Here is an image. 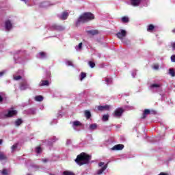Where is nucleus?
I'll use <instances>...</instances> for the list:
<instances>
[{
	"label": "nucleus",
	"mask_w": 175,
	"mask_h": 175,
	"mask_svg": "<svg viewBox=\"0 0 175 175\" xmlns=\"http://www.w3.org/2000/svg\"><path fill=\"white\" fill-rule=\"evenodd\" d=\"M95 16L91 12H85L82 14L76 22V26L79 27L80 24H83V23H87V21H90V20H94Z\"/></svg>",
	"instance_id": "obj_1"
},
{
	"label": "nucleus",
	"mask_w": 175,
	"mask_h": 175,
	"mask_svg": "<svg viewBox=\"0 0 175 175\" xmlns=\"http://www.w3.org/2000/svg\"><path fill=\"white\" fill-rule=\"evenodd\" d=\"M90 161H91V157L85 153H81L75 159L76 163L79 166L90 163Z\"/></svg>",
	"instance_id": "obj_2"
},
{
	"label": "nucleus",
	"mask_w": 175,
	"mask_h": 175,
	"mask_svg": "<svg viewBox=\"0 0 175 175\" xmlns=\"http://www.w3.org/2000/svg\"><path fill=\"white\" fill-rule=\"evenodd\" d=\"M116 36L118 39H120V40L124 42V38L126 36V31L121 29L119 32L117 33Z\"/></svg>",
	"instance_id": "obj_3"
},
{
	"label": "nucleus",
	"mask_w": 175,
	"mask_h": 175,
	"mask_svg": "<svg viewBox=\"0 0 175 175\" xmlns=\"http://www.w3.org/2000/svg\"><path fill=\"white\" fill-rule=\"evenodd\" d=\"M28 88H29V83L27 82V80H23L20 85V90H21V91H24L25 90H28Z\"/></svg>",
	"instance_id": "obj_4"
},
{
	"label": "nucleus",
	"mask_w": 175,
	"mask_h": 175,
	"mask_svg": "<svg viewBox=\"0 0 175 175\" xmlns=\"http://www.w3.org/2000/svg\"><path fill=\"white\" fill-rule=\"evenodd\" d=\"M98 166H99V167H102V166H103L101 169H100L97 171V174H98V175L102 174V173H103V171L105 170L106 169H107V164L105 165V163H103V162H100L98 163Z\"/></svg>",
	"instance_id": "obj_5"
},
{
	"label": "nucleus",
	"mask_w": 175,
	"mask_h": 175,
	"mask_svg": "<svg viewBox=\"0 0 175 175\" xmlns=\"http://www.w3.org/2000/svg\"><path fill=\"white\" fill-rule=\"evenodd\" d=\"M124 113V109H122V108H119L115 110L114 112V117H121V116H122V113Z\"/></svg>",
	"instance_id": "obj_6"
},
{
	"label": "nucleus",
	"mask_w": 175,
	"mask_h": 175,
	"mask_svg": "<svg viewBox=\"0 0 175 175\" xmlns=\"http://www.w3.org/2000/svg\"><path fill=\"white\" fill-rule=\"evenodd\" d=\"M77 126H81V122L79 120L72 122V128L75 131H79V129H77Z\"/></svg>",
	"instance_id": "obj_7"
},
{
	"label": "nucleus",
	"mask_w": 175,
	"mask_h": 175,
	"mask_svg": "<svg viewBox=\"0 0 175 175\" xmlns=\"http://www.w3.org/2000/svg\"><path fill=\"white\" fill-rule=\"evenodd\" d=\"M161 87H162V84H161V83H153V84L150 85V89L152 90V91H154L155 89L158 90Z\"/></svg>",
	"instance_id": "obj_8"
},
{
	"label": "nucleus",
	"mask_w": 175,
	"mask_h": 175,
	"mask_svg": "<svg viewBox=\"0 0 175 175\" xmlns=\"http://www.w3.org/2000/svg\"><path fill=\"white\" fill-rule=\"evenodd\" d=\"M51 29H55L56 31H64L65 27L58 25H53L51 26Z\"/></svg>",
	"instance_id": "obj_9"
},
{
	"label": "nucleus",
	"mask_w": 175,
	"mask_h": 175,
	"mask_svg": "<svg viewBox=\"0 0 175 175\" xmlns=\"http://www.w3.org/2000/svg\"><path fill=\"white\" fill-rule=\"evenodd\" d=\"M130 2L132 6L136 7L140 5V3H142V0H130Z\"/></svg>",
	"instance_id": "obj_10"
},
{
	"label": "nucleus",
	"mask_w": 175,
	"mask_h": 175,
	"mask_svg": "<svg viewBox=\"0 0 175 175\" xmlns=\"http://www.w3.org/2000/svg\"><path fill=\"white\" fill-rule=\"evenodd\" d=\"M69 16V13L64 12L61 15H59L58 17L60 18V20H66L68 17Z\"/></svg>",
	"instance_id": "obj_11"
},
{
	"label": "nucleus",
	"mask_w": 175,
	"mask_h": 175,
	"mask_svg": "<svg viewBox=\"0 0 175 175\" xmlns=\"http://www.w3.org/2000/svg\"><path fill=\"white\" fill-rule=\"evenodd\" d=\"M109 109H110L109 105H100L98 107V110H99V111H103V110H109Z\"/></svg>",
	"instance_id": "obj_12"
},
{
	"label": "nucleus",
	"mask_w": 175,
	"mask_h": 175,
	"mask_svg": "<svg viewBox=\"0 0 175 175\" xmlns=\"http://www.w3.org/2000/svg\"><path fill=\"white\" fill-rule=\"evenodd\" d=\"M12 27V23L10 21H5V29L6 31H10V29Z\"/></svg>",
	"instance_id": "obj_13"
},
{
	"label": "nucleus",
	"mask_w": 175,
	"mask_h": 175,
	"mask_svg": "<svg viewBox=\"0 0 175 175\" xmlns=\"http://www.w3.org/2000/svg\"><path fill=\"white\" fill-rule=\"evenodd\" d=\"M17 114V111L16 110H10L6 115L7 117H13V116H16Z\"/></svg>",
	"instance_id": "obj_14"
},
{
	"label": "nucleus",
	"mask_w": 175,
	"mask_h": 175,
	"mask_svg": "<svg viewBox=\"0 0 175 175\" xmlns=\"http://www.w3.org/2000/svg\"><path fill=\"white\" fill-rule=\"evenodd\" d=\"M122 149H124V145H122V144H118V145L114 146L112 148V150H122Z\"/></svg>",
	"instance_id": "obj_15"
},
{
	"label": "nucleus",
	"mask_w": 175,
	"mask_h": 175,
	"mask_svg": "<svg viewBox=\"0 0 175 175\" xmlns=\"http://www.w3.org/2000/svg\"><path fill=\"white\" fill-rule=\"evenodd\" d=\"M48 6H50L49 1H44L40 4V8H48Z\"/></svg>",
	"instance_id": "obj_16"
},
{
	"label": "nucleus",
	"mask_w": 175,
	"mask_h": 175,
	"mask_svg": "<svg viewBox=\"0 0 175 175\" xmlns=\"http://www.w3.org/2000/svg\"><path fill=\"white\" fill-rule=\"evenodd\" d=\"M98 128V124L94 123L90 125L89 130L90 131H95Z\"/></svg>",
	"instance_id": "obj_17"
},
{
	"label": "nucleus",
	"mask_w": 175,
	"mask_h": 175,
	"mask_svg": "<svg viewBox=\"0 0 175 175\" xmlns=\"http://www.w3.org/2000/svg\"><path fill=\"white\" fill-rule=\"evenodd\" d=\"M6 159H8V157L5 153L0 152V161H6Z\"/></svg>",
	"instance_id": "obj_18"
},
{
	"label": "nucleus",
	"mask_w": 175,
	"mask_h": 175,
	"mask_svg": "<svg viewBox=\"0 0 175 175\" xmlns=\"http://www.w3.org/2000/svg\"><path fill=\"white\" fill-rule=\"evenodd\" d=\"M37 58H41L43 59V58H46V53L44 52H40L37 55Z\"/></svg>",
	"instance_id": "obj_19"
},
{
	"label": "nucleus",
	"mask_w": 175,
	"mask_h": 175,
	"mask_svg": "<svg viewBox=\"0 0 175 175\" xmlns=\"http://www.w3.org/2000/svg\"><path fill=\"white\" fill-rule=\"evenodd\" d=\"M150 109H145L144 111L142 118H146V117H147L148 114H150Z\"/></svg>",
	"instance_id": "obj_20"
},
{
	"label": "nucleus",
	"mask_w": 175,
	"mask_h": 175,
	"mask_svg": "<svg viewBox=\"0 0 175 175\" xmlns=\"http://www.w3.org/2000/svg\"><path fill=\"white\" fill-rule=\"evenodd\" d=\"M87 33H88L89 35H97L98 31L97 30H89L87 31Z\"/></svg>",
	"instance_id": "obj_21"
},
{
	"label": "nucleus",
	"mask_w": 175,
	"mask_h": 175,
	"mask_svg": "<svg viewBox=\"0 0 175 175\" xmlns=\"http://www.w3.org/2000/svg\"><path fill=\"white\" fill-rule=\"evenodd\" d=\"M43 85H49V81H41V83H40V87H43Z\"/></svg>",
	"instance_id": "obj_22"
},
{
	"label": "nucleus",
	"mask_w": 175,
	"mask_h": 175,
	"mask_svg": "<svg viewBox=\"0 0 175 175\" xmlns=\"http://www.w3.org/2000/svg\"><path fill=\"white\" fill-rule=\"evenodd\" d=\"M35 100L36 102H42L43 100V97L42 96H36L35 97Z\"/></svg>",
	"instance_id": "obj_23"
},
{
	"label": "nucleus",
	"mask_w": 175,
	"mask_h": 175,
	"mask_svg": "<svg viewBox=\"0 0 175 175\" xmlns=\"http://www.w3.org/2000/svg\"><path fill=\"white\" fill-rule=\"evenodd\" d=\"M85 116L89 120V118H91V112L90 111H85Z\"/></svg>",
	"instance_id": "obj_24"
},
{
	"label": "nucleus",
	"mask_w": 175,
	"mask_h": 175,
	"mask_svg": "<svg viewBox=\"0 0 175 175\" xmlns=\"http://www.w3.org/2000/svg\"><path fill=\"white\" fill-rule=\"evenodd\" d=\"M21 124H23V120L21 119H18L16 121H15L16 126H20Z\"/></svg>",
	"instance_id": "obj_25"
},
{
	"label": "nucleus",
	"mask_w": 175,
	"mask_h": 175,
	"mask_svg": "<svg viewBox=\"0 0 175 175\" xmlns=\"http://www.w3.org/2000/svg\"><path fill=\"white\" fill-rule=\"evenodd\" d=\"M1 174L2 175H9V174H10V172H9V170H8L6 169H3L1 172Z\"/></svg>",
	"instance_id": "obj_26"
},
{
	"label": "nucleus",
	"mask_w": 175,
	"mask_h": 175,
	"mask_svg": "<svg viewBox=\"0 0 175 175\" xmlns=\"http://www.w3.org/2000/svg\"><path fill=\"white\" fill-rule=\"evenodd\" d=\"M62 175H75V173L70 171H64Z\"/></svg>",
	"instance_id": "obj_27"
},
{
	"label": "nucleus",
	"mask_w": 175,
	"mask_h": 175,
	"mask_svg": "<svg viewBox=\"0 0 175 175\" xmlns=\"http://www.w3.org/2000/svg\"><path fill=\"white\" fill-rule=\"evenodd\" d=\"M169 75H170V76H172V77H174L175 76L174 70H173L172 68H170Z\"/></svg>",
	"instance_id": "obj_28"
},
{
	"label": "nucleus",
	"mask_w": 175,
	"mask_h": 175,
	"mask_svg": "<svg viewBox=\"0 0 175 175\" xmlns=\"http://www.w3.org/2000/svg\"><path fill=\"white\" fill-rule=\"evenodd\" d=\"M106 84H111L113 83V79L111 78H106L105 79Z\"/></svg>",
	"instance_id": "obj_29"
},
{
	"label": "nucleus",
	"mask_w": 175,
	"mask_h": 175,
	"mask_svg": "<svg viewBox=\"0 0 175 175\" xmlns=\"http://www.w3.org/2000/svg\"><path fill=\"white\" fill-rule=\"evenodd\" d=\"M83 47V43L81 42L79 44L78 46H75V49L77 51H79V50H81V48Z\"/></svg>",
	"instance_id": "obj_30"
},
{
	"label": "nucleus",
	"mask_w": 175,
	"mask_h": 175,
	"mask_svg": "<svg viewBox=\"0 0 175 175\" xmlns=\"http://www.w3.org/2000/svg\"><path fill=\"white\" fill-rule=\"evenodd\" d=\"M36 154H40L42 152V148L38 146L36 148Z\"/></svg>",
	"instance_id": "obj_31"
},
{
	"label": "nucleus",
	"mask_w": 175,
	"mask_h": 175,
	"mask_svg": "<svg viewBox=\"0 0 175 175\" xmlns=\"http://www.w3.org/2000/svg\"><path fill=\"white\" fill-rule=\"evenodd\" d=\"M122 23H128L129 21V18L126 16L122 18Z\"/></svg>",
	"instance_id": "obj_32"
},
{
	"label": "nucleus",
	"mask_w": 175,
	"mask_h": 175,
	"mask_svg": "<svg viewBox=\"0 0 175 175\" xmlns=\"http://www.w3.org/2000/svg\"><path fill=\"white\" fill-rule=\"evenodd\" d=\"M154 27L152 25H150L148 27V32H151L154 29Z\"/></svg>",
	"instance_id": "obj_33"
},
{
	"label": "nucleus",
	"mask_w": 175,
	"mask_h": 175,
	"mask_svg": "<svg viewBox=\"0 0 175 175\" xmlns=\"http://www.w3.org/2000/svg\"><path fill=\"white\" fill-rule=\"evenodd\" d=\"M66 64L67 66H73V63L69 60L66 61Z\"/></svg>",
	"instance_id": "obj_34"
},
{
	"label": "nucleus",
	"mask_w": 175,
	"mask_h": 175,
	"mask_svg": "<svg viewBox=\"0 0 175 175\" xmlns=\"http://www.w3.org/2000/svg\"><path fill=\"white\" fill-rule=\"evenodd\" d=\"M109 120V115H104L103 116V121H108Z\"/></svg>",
	"instance_id": "obj_35"
},
{
	"label": "nucleus",
	"mask_w": 175,
	"mask_h": 175,
	"mask_svg": "<svg viewBox=\"0 0 175 175\" xmlns=\"http://www.w3.org/2000/svg\"><path fill=\"white\" fill-rule=\"evenodd\" d=\"M3 96H5V93L1 92L0 93V102H2L3 100Z\"/></svg>",
	"instance_id": "obj_36"
},
{
	"label": "nucleus",
	"mask_w": 175,
	"mask_h": 175,
	"mask_svg": "<svg viewBox=\"0 0 175 175\" xmlns=\"http://www.w3.org/2000/svg\"><path fill=\"white\" fill-rule=\"evenodd\" d=\"M86 76H87V74H85V72H81V80H83V79H85Z\"/></svg>",
	"instance_id": "obj_37"
},
{
	"label": "nucleus",
	"mask_w": 175,
	"mask_h": 175,
	"mask_svg": "<svg viewBox=\"0 0 175 175\" xmlns=\"http://www.w3.org/2000/svg\"><path fill=\"white\" fill-rule=\"evenodd\" d=\"M88 64L90 66V68H95V63H94L92 62H89Z\"/></svg>",
	"instance_id": "obj_38"
},
{
	"label": "nucleus",
	"mask_w": 175,
	"mask_h": 175,
	"mask_svg": "<svg viewBox=\"0 0 175 175\" xmlns=\"http://www.w3.org/2000/svg\"><path fill=\"white\" fill-rule=\"evenodd\" d=\"M14 80H16V81L21 80V76L20 75L14 76Z\"/></svg>",
	"instance_id": "obj_39"
},
{
	"label": "nucleus",
	"mask_w": 175,
	"mask_h": 175,
	"mask_svg": "<svg viewBox=\"0 0 175 175\" xmlns=\"http://www.w3.org/2000/svg\"><path fill=\"white\" fill-rule=\"evenodd\" d=\"M16 148H17V144H15L12 146V152H13V151H14Z\"/></svg>",
	"instance_id": "obj_40"
},
{
	"label": "nucleus",
	"mask_w": 175,
	"mask_h": 175,
	"mask_svg": "<svg viewBox=\"0 0 175 175\" xmlns=\"http://www.w3.org/2000/svg\"><path fill=\"white\" fill-rule=\"evenodd\" d=\"M131 75H132V77H135L136 76V70H134L132 72Z\"/></svg>",
	"instance_id": "obj_41"
},
{
	"label": "nucleus",
	"mask_w": 175,
	"mask_h": 175,
	"mask_svg": "<svg viewBox=\"0 0 175 175\" xmlns=\"http://www.w3.org/2000/svg\"><path fill=\"white\" fill-rule=\"evenodd\" d=\"M42 161L44 163H47V162H49V159H42Z\"/></svg>",
	"instance_id": "obj_42"
},
{
	"label": "nucleus",
	"mask_w": 175,
	"mask_h": 175,
	"mask_svg": "<svg viewBox=\"0 0 175 175\" xmlns=\"http://www.w3.org/2000/svg\"><path fill=\"white\" fill-rule=\"evenodd\" d=\"M171 61L172 62H175V55L171 56Z\"/></svg>",
	"instance_id": "obj_43"
},
{
	"label": "nucleus",
	"mask_w": 175,
	"mask_h": 175,
	"mask_svg": "<svg viewBox=\"0 0 175 175\" xmlns=\"http://www.w3.org/2000/svg\"><path fill=\"white\" fill-rule=\"evenodd\" d=\"M57 139H53V141H49V146H51L52 143H54V142H56Z\"/></svg>",
	"instance_id": "obj_44"
},
{
	"label": "nucleus",
	"mask_w": 175,
	"mask_h": 175,
	"mask_svg": "<svg viewBox=\"0 0 175 175\" xmlns=\"http://www.w3.org/2000/svg\"><path fill=\"white\" fill-rule=\"evenodd\" d=\"M6 71H1L0 72V77H2V76H3L5 75Z\"/></svg>",
	"instance_id": "obj_45"
},
{
	"label": "nucleus",
	"mask_w": 175,
	"mask_h": 175,
	"mask_svg": "<svg viewBox=\"0 0 175 175\" xmlns=\"http://www.w3.org/2000/svg\"><path fill=\"white\" fill-rule=\"evenodd\" d=\"M144 2L146 4H144V6H147V5H148V0H145Z\"/></svg>",
	"instance_id": "obj_46"
},
{
	"label": "nucleus",
	"mask_w": 175,
	"mask_h": 175,
	"mask_svg": "<svg viewBox=\"0 0 175 175\" xmlns=\"http://www.w3.org/2000/svg\"><path fill=\"white\" fill-rule=\"evenodd\" d=\"M172 49L175 50V42L172 44Z\"/></svg>",
	"instance_id": "obj_47"
},
{
	"label": "nucleus",
	"mask_w": 175,
	"mask_h": 175,
	"mask_svg": "<svg viewBox=\"0 0 175 175\" xmlns=\"http://www.w3.org/2000/svg\"><path fill=\"white\" fill-rule=\"evenodd\" d=\"M70 143H72V141H70V139H68L66 142V144L68 145V144H70Z\"/></svg>",
	"instance_id": "obj_48"
},
{
	"label": "nucleus",
	"mask_w": 175,
	"mask_h": 175,
	"mask_svg": "<svg viewBox=\"0 0 175 175\" xmlns=\"http://www.w3.org/2000/svg\"><path fill=\"white\" fill-rule=\"evenodd\" d=\"M154 69H159V66L155 65V66H154Z\"/></svg>",
	"instance_id": "obj_49"
},
{
	"label": "nucleus",
	"mask_w": 175,
	"mask_h": 175,
	"mask_svg": "<svg viewBox=\"0 0 175 175\" xmlns=\"http://www.w3.org/2000/svg\"><path fill=\"white\" fill-rule=\"evenodd\" d=\"M159 175H167V174H165L163 172L160 173Z\"/></svg>",
	"instance_id": "obj_50"
},
{
	"label": "nucleus",
	"mask_w": 175,
	"mask_h": 175,
	"mask_svg": "<svg viewBox=\"0 0 175 175\" xmlns=\"http://www.w3.org/2000/svg\"><path fill=\"white\" fill-rule=\"evenodd\" d=\"M21 1H22L23 2H25L26 3H27V2H28V0H21Z\"/></svg>",
	"instance_id": "obj_51"
},
{
	"label": "nucleus",
	"mask_w": 175,
	"mask_h": 175,
	"mask_svg": "<svg viewBox=\"0 0 175 175\" xmlns=\"http://www.w3.org/2000/svg\"><path fill=\"white\" fill-rule=\"evenodd\" d=\"M2 143H3V141L1 139H0V145L2 144Z\"/></svg>",
	"instance_id": "obj_52"
},
{
	"label": "nucleus",
	"mask_w": 175,
	"mask_h": 175,
	"mask_svg": "<svg viewBox=\"0 0 175 175\" xmlns=\"http://www.w3.org/2000/svg\"><path fill=\"white\" fill-rule=\"evenodd\" d=\"M173 33H175V29L172 30Z\"/></svg>",
	"instance_id": "obj_53"
},
{
	"label": "nucleus",
	"mask_w": 175,
	"mask_h": 175,
	"mask_svg": "<svg viewBox=\"0 0 175 175\" xmlns=\"http://www.w3.org/2000/svg\"><path fill=\"white\" fill-rule=\"evenodd\" d=\"M19 72H21L23 73V70H20Z\"/></svg>",
	"instance_id": "obj_54"
},
{
	"label": "nucleus",
	"mask_w": 175,
	"mask_h": 175,
	"mask_svg": "<svg viewBox=\"0 0 175 175\" xmlns=\"http://www.w3.org/2000/svg\"><path fill=\"white\" fill-rule=\"evenodd\" d=\"M33 114H35V111H33Z\"/></svg>",
	"instance_id": "obj_55"
},
{
	"label": "nucleus",
	"mask_w": 175,
	"mask_h": 175,
	"mask_svg": "<svg viewBox=\"0 0 175 175\" xmlns=\"http://www.w3.org/2000/svg\"><path fill=\"white\" fill-rule=\"evenodd\" d=\"M53 139H55V137H53Z\"/></svg>",
	"instance_id": "obj_56"
}]
</instances>
